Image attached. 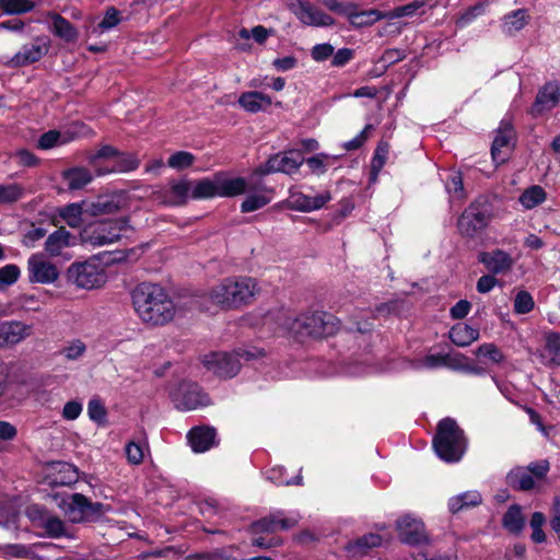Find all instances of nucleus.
<instances>
[{"mask_svg":"<svg viewBox=\"0 0 560 560\" xmlns=\"http://www.w3.org/2000/svg\"><path fill=\"white\" fill-rule=\"evenodd\" d=\"M378 365L355 363L345 373L363 375L370 373H399L405 371H423L433 369H450L454 371H479L475 362L462 352H388L378 359Z\"/></svg>","mask_w":560,"mask_h":560,"instance_id":"f257e3e1","label":"nucleus"},{"mask_svg":"<svg viewBox=\"0 0 560 560\" xmlns=\"http://www.w3.org/2000/svg\"><path fill=\"white\" fill-rule=\"evenodd\" d=\"M132 304L140 319L158 326L171 322L176 307L167 292L159 284L143 282L132 291Z\"/></svg>","mask_w":560,"mask_h":560,"instance_id":"f03ea898","label":"nucleus"},{"mask_svg":"<svg viewBox=\"0 0 560 560\" xmlns=\"http://www.w3.org/2000/svg\"><path fill=\"white\" fill-rule=\"evenodd\" d=\"M284 327L289 335L299 342L319 340L334 336L341 327L335 315L322 311H306L294 318L287 317Z\"/></svg>","mask_w":560,"mask_h":560,"instance_id":"7ed1b4c3","label":"nucleus"},{"mask_svg":"<svg viewBox=\"0 0 560 560\" xmlns=\"http://www.w3.org/2000/svg\"><path fill=\"white\" fill-rule=\"evenodd\" d=\"M257 281L250 277H234L213 287L207 300L212 306L229 310L247 304L258 293Z\"/></svg>","mask_w":560,"mask_h":560,"instance_id":"20e7f679","label":"nucleus"},{"mask_svg":"<svg viewBox=\"0 0 560 560\" xmlns=\"http://www.w3.org/2000/svg\"><path fill=\"white\" fill-rule=\"evenodd\" d=\"M51 498L71 523L94 521L108 510L102 503L91 502L81 493L56 492Z\"/></svg>","mask_w":560,"mask_h":560,"instance_id":"39448f33","label":"nucleus"},{"mask_svg":"<svg viewBox=\"0 0 560 560\" xmlns=\"http://www.w3.org/2000/svg\"><path fill=\"white\" fill-rule=\"evenodd\" d=\"M433 447L444 462L454 463L462 458L466 450V439L453 419L446 418L439 422Z\"/></svg>","mask_w":560,"mask_h":560,"instance_id":"423d86ee","label":"nucleus"},{"mask_svg":"<svg viewBox=\"0 0 560 560\" xmlns=\"http://www.w3.org/2000/svg\"><path fill=\"white\" fill-rule=\"evenodd\" d=\"M66 278L77 289L88 291L100 289L107 281L105 266L96 256L72 262L66 271Z\"/></svg>","mask_w":560,"mask_h":560,"instance_id":"0eeeda50","label":"nucleus"},{"mask_svg":"<svg viewBox=\"0 0 560 560\" xmlns=\"http://www.w3.org/2000/svg\"><path fill=\"white\" fill-rule=\"evenodd\" d=\"M128 226V220L126 218L97 221L85 225L81 230L79 238L81 244L93 248L106 246L119 241Z\"/></svg>","mask_w":560,"mask_h":560,"instance_id":"6e6552de","label":"nucleus"},{"mask_svg":"<svg viewBox=\"0 0 560 560\" xmlns=\"http://www.w3.org/2000/svg\"><path fill=\"white\" fill-rule=\"evenodd\" d=\"M491 219V210L486 199L479 198L471 202L457 221V228L462 235L475 236L483 230Z\"/></svg>","mask_w":560,"mask_h":560,"instance_id":"1a4fd4ad","label":"nucleus"},{"mask_svg":"<svg viewBox=\"0 0 560 560\" xmlns=\"http://www.w3.org/2000/svg\"><path fill=\"white\" fill-rule=\"evenodd\" d=\"M396 530L399 540L410 546L425 545L430 541L422 518L412 513H406L397 518Z\"/></svg>","mask_w":560,"mask_h":560,"instance_id":"9d476101","label":"nucleus"},{"mask_svg":"<svg viewBox=\"0 0 560 560\" xmlns=\"http://www.w3.org/2000/svg\"><path fill=\"white\" fill-rule=\"evenodd\" d=\"M170 397L179 410L189 411L210 405L209 396L201 388L190 382H183L170 390Z\"/></svg>","mask_w":560,"mask_h":560,"instance_id":"9b49d317","label":"nucleus"},{"mask_svg":"<svg viewBox=\"0 0 560 560\" xmlns=\"http://www.w3.org/2000/svg\"><path fill=\"white\" fill-rule=\"evenodd\" d=\"M205 368L221 378L235 376L241 369L240 352H206L202 357Z\"/></svg>","mask_w":560,"mask_h":560,"instance_id":"f8f14e48","label":"nucleus"},{"mask_svg":"<svg viewBox=\"0 0 560 560\" xmlns=\"http://www.w3.org/2000/svg\"><path fill=\"white\" fill-rule=\"evenodd\" d=\"M303 163V154L298 150H291L270 156L266 163L259 165L257 172L262 175L278 172L292 175L298 172Z\"/></svg>","mask_w":560,"mask_h":560,"instance_id":"ddd939ff","label":"nucleus"},{"mask_svg":"<svg viewBox=\"0 0 560 560\" xmlns=\"http://www.w3.org/2000/svg\"><path fill=\"white\" fill-rule=\"evenodd\" d=\"M289 9L296 19L307 26L325 27L334 24L329 14L313 5L306 0H289Z\"/></svg>","mask_w":560,"mask_h":560,"instance_id":"4468645a","label":"nucleus"},{"mask_svg":"<svg viewBox=\"0 0 560 560\" xmlns=\"http://www.w3.org/2000/svg\"><path fill=\"white\" fill-rule=\"evenodd\" d=\"M331 200L329 191H323L315 196L304 194L299 187H291L289 196L284 201L288 209L300 212H312L322 209L327 202Z\"/></svg>","mask_w":560,"mask_h":560,"instance_id":"2eb2a0df","label":"nucleus"},{"mask_svg":"<svg viewBox=\"0 0 560 560\" xmlns=\"http://www.w3.org/2000/svg\"><path fill=\"white\" fill-rule=\"evenodd\" d=\"M396 312H398L397 301H390L387 303L380 304L378 306H376L374 313L371 311L364 313L357 312L350 316L349 322L347 324V329L351 332H359L361 335L370 334L374 328V324L370 322L369 315H373V317L387 316Z\"/></svg>","mask_w":560,"mask_h":560,"instance_id":"dca6fc26","label":"nucleus"},{"mask_svg":"<svg viewBox=\"0 0 560 560\" xmlns=\"http://www.w3.org/2000/svg\"><path fill=\"white\" fill-rule=\"evenodd\" d=\"M30 281L33 283L50 284L59 278V270L52 262L40 254H33L27 261Z\"/></svg>","mask_w":560,"mask_h":560,"instance_id":"f3484780","label":"nucleus"},{"mask_svg":"<svg viewBox=\"0 0 560 560\" xmlns=\"http://www.w3.org/2000/svg\"><path fill=\"white\" fill-rule=\"evenodd\" d=\"M27 515L38 527L45 530L48 537L59 538L67 535L65 522L38 505L30 506L27 509Z\"/></svg>","mask_w":560,"mask_h":560,"instance_id":"a211bd4d","label":"nucleus"},{"mask_svg":"<svg viewBox=\"0 0 560 560\" xmlns=\"http://www.w3.org/2000/svg\"><path fill=\"white\" fill-rule=\"evenodd\" d=\"M560 102V83L557 81L547 82L541 86L532 105L530 113L534 116L542 115L558 106Z\"/></svg>","mask_w":560,"mask_h":560,"instance_id":"6ab92c4d","label":"nucleus"},{"mask_svg":"<svg viewBox=\"0 0 560 560\" xmlns=\"http://www.w3.org/2000/svg\"><path fill=\"white\" fill-rule=\"evenodd\" d=\"M49 40L47 38H37L34 42L24 45L11 59L13 66H26L38 61L48 52Z\"/></svg>","mask_w":560,"mask_h":560,"instance_id":"aec40b11","label":"nucleus"},{"mask_svg":"<svg viewBox=\"0 0 560 560\" xmlns=\"http://www.w3.org/2000/svg\"><path fill=\"white\" fill-rule=\"evenodd\" d=\"M514 140V130L511 124L502 120L494 137L491 154L495 163H503L506 159L505 151L510 150Z\"/></svg>","mask_w":560,"mask_h":560,"instance_id":"412c9836","label":"nucleus"},{"mask_svg":"<svg viewBox=\"0 0 560 560\" xmlns=\"http://www.w3.org/2000/svg\"><path fill=\"white\" fill-rule=\"evenodd\" d=\"M478 259L493 275L509 271L514 264L512 256L502 249L482 252L479 254Z\"/></svg>","mask_w":560,"mask_h":560,"instance_id":"4be33fe9","label":"nucleus"},{"mask_svg":"<svg viewBox=\"0 0 560 560\" xmlns=\"http://www.w3.org/2000/svg\"><path fill=\"white\" fill-rule=\"evenodd\" d=\"M78 244L77 236L72 235L65 228H60L48 235L45 242V250L50 257L61 255L62 250Z\"/></svg>","mask_w":560,"mask_h":560,"instance_id":"5701e85b","label":"nucleus"},{"mask_svg":"<svg viewBox=\"0 0 560 560\" xmlns=\"http://www.w3.org/2000/svg\"><path fill=\"white\" fill-rule=\"evenodd\" d=\"M296 516L283 517L280 515H272L255 522L252 525V530L255 535L276 533L280 529H289L298 524Z\"/></svg>","mask_w":560,"mask_h":560,"instance_id":"b1692460","label":"nucleus"},{"mask_svg":"<svg viewBox=\"0 0 560 560\" xmlns=\"http://www.w3.org/2000/svg\"><path fill=\"white\" fill-rule=\"evenodd\" d=\"M215 430L210 427H196L187 434L188 443L195 453H203L215 445Z\"/></svg>","mask_w":560,"mask_h":560,"instance_id":"393cba45","label":"nucleus"},{"mask_svg":"<svg viewBox=\"0 0 560 560\" xmlns=\"http://www.w3.org/2000/svg\"><path fill=\"white\" fill-rule=\"evenodd\" d=\"M237 103L245 112L256 114L268 110L272 104V98L258 91H248L238 96Z\"/></svg>","mask_w":560,"mask_h":560,"instance_id":"a878e982","label":"nucleus"},{"mask_svg":"<svg viewBox=\"0 0 560 560\" xmlns=\"http://www.w3.org/2000/svg\"><path fill=\"white\" fill-rule=\"evenodd\" d=\"M191 198V182L186 179L170 183L164 190V202L170 206H183Z\"/></svg>","mask_w":560,"mask_h":560,"instance_id":"bb28decb","label":"nucleus"},{"mask_svg":"<svg viewBox=\"0 0 560 560\" xmlns=\"http://www.w3.org/2000/svg\"><path fill=\"white\" fill-rule=\"evenodd\" d=\"M122 207V198L118 195L101 196L95 201L85 205V213L97 217L118 211Z\"/></svg>","mask_w":560,"mask_h":560,"instance_id":"cd10ccee","label":"nucleus"},{"mask_svg":"<svg viewBox=\"0 0 560 560\" xmlns=\"http://www.w3.org/2000/svg\"><path fill=\"white\" fill-rule=\"evenodd\" d=\"M47 22L50 32L67 43H73L78 39L77 28L58 13H48Z\"/></svg>","mask_w":560,"mask_h":560,"instance_id":"c85d7f7f","label":"nucleus"},{"mask_svg":"<svg viewBox=\"0 0 560 560\" xmlns=\"http://www.w3.org/2000/svg\"><path fill=\"white\" fill-rule=\"evenodd\" d=\"M79 474L77 468L68 463H56L48 474L49 483L52 486H70L77 482Z\"/></svg>","mask_w":560,"mask_h":560,"instance_id":"c756f323","label":"nucleus"},{"mask_svg":"<svg viewBox=\"0 0 560 560\" xmlns=\"http://www.w3.org/2000/svg\"><path fill=\"white\" fill-rule=\"evenodd\" d=\"M28 335V327L21 322L0 324V347L13 346Z\"/></svg>","mask_w":560,"mask_h":560,"instance_id":"7c9ffc66","label":"nucleus"},{"mask_svg":"<svg viewBox=\"0 0 560 560\" xmlns=\"http://www.w3.org/2000/svg\"><path fill=\"white\" fill-rule=\"evenodd\" d=\"M218 174L219 197H234L247 191V182L243 177H230L224 173Z\"/></svg>","mask_w":560,"mask_h":560,"instance_id":"2f4dec72","label":"nucleus"},{"mask_svg":"<svg viewBox=\"0 0 560 560\" xmlns=\"http://www.w3.org/2000/svg\"><path fill=\"white\" fill-rule=\"evenodd\" d=\"M347 11L348 13H345V16L355 27L372 25L384 18V15L375 9L358 11L357 4L351 2H349Z\"/></svg>","mask_w":560,"mask_h":560,"instance_id":"473e14b6","label":"nucleus"},{"mask_svg":"<svg viewBox=\"0 0 560 560\" xmlns=\"http://www.w3.org/2000/svg\"><path fill=\"white\" fill-rule=\"evenodd\" d=\"M529 22V15L525 9H517L502 19L501 30L508 36H514L522 31Z\"/></svg>","mask_w":560,"mask_h":560,"instance_id":"72a5a7b5","label":"nucleus"},{"mask_svg":"<svg viewBox=\"0 0 560 560\" xmlns=\"http://www.w3.org/2000/svg\"><path fill=\"white\" fill-rule=\"evenodd\" d=\"M139 162L132 154L117 152L110 165L100 167L97 176H103L112 173H127L138 167Z\"/></svg>","mask_w":560,"mask_h":560,"instance_id":"f704fd0d","label":"nucleus"},{"mask_svg":"<svg viewBox=\"0 0 560 560\" xmlns=\"http://www.w3.org/2000/svg\"><path fill=\"white\" fill-rule=\"evenodd\" d=\"M219 197L218 174L211 178L191 182V199H211Z\"/></svg>","mask_w":560,"mask_h":560,"instance_id":"c9c22d12","label":"nucleus"},{"mask_svg":"<svg viewBox=\"0 0 560 560\" xmlns=\"http://www.w3.org/2000/svg\"><path fill=\"white\" fill-rule=\"evenodd\" d=\"M478 330L467 325L458 323L450 330V339L457 347H467L478 338Z\"/></svg>","mask_w":560,"mask_h":560,"instance_id":"e433bc0d","label":"nucleus"},{"mask_svg":"<svg viewBox=\"0 0 560 560\" xmlns=\"http://www.w3.org/2000/svg\"><path fill=\"white\" fill-rule=\"evenodd\" d=\"M547 199L545 189L539 185H532L526 188L518 197V202L525 210H532Z\"/></svg>","mask_w":560,"mask_h":560,"instance_id":"4c0bfd02","label":"nucleus"},{"mask_svg":"<svg viewBox=\"0 0 560 560\" xmlns=\"http://www.w3.org/2000/svg\"><path fill=\"white\" fill-rule=\"evenodd\" d=\"M506 480L511 487L520 490H530L536 483L530 471L525 467H516L512 469L508 474Z\"/></svg>","mask_w":560,"mask_h":560,"instance_id":"58836bf2","label":"nucleus"},{"mask_svg":"<svg viewBox=\"0 0 560 560\" xmlns=\"http://www.w3.org/2000/svg\"><path fill=\"white\" fill-rule=\"evenodd\" d=\"M502 524L508 532L520 534L525 526V517L522 513V508L517 504L510 506L503 515Z\"/></svg>","mask_w":560,"mask_h":560,"instance_id":"ea45409f","label":"nucleus"},{"mask_svg":"<svg viewBox=\"0 0 560 560\" xmlns=\"http://www.w3.org/2000/svg\"><path fill=\"white\" fill-rule=\"evenodd\" d=\"M85 205H88V201L69 203L59 209V215L70 228H78L82 223Z\"/></svg>","mask_w":560,"mask_h":560,"instance_id":"a19ab883","label":"nucleus"},{"mask_svg":"<svg viewBox=\"0 0 560 560\" xmlns=\"http://www.w3.org/2000/svg\"><path fill=\"white\" fill-rule=\"evenodd\" d=\"M63 179L66 180L69 189L77 190L91 183L93 175L84 167H74L63 173Z\"/></svg>","mask_w":560,"mask_h":560,"instance_id":"79ce46f5","label":"nucleus"},{"mask_svg":"<svg viewBox=\"0 0 560 560\" xmlns=\"http://www.w3.org/2000/svg\"><path fill=\"white\" fill-rule=\"evenodd\" d=\"M383 542V539L377 534H369L359 538L354 542L349 544L348 552L353 556H362L365 555L371 548L378 547Z\"/></svg>","mask_w":560,"mask_h":560,"instance_id":"37998d69","label":"nucleus"},{"mask_svg":"<svg viewBox=\"0 0 560 560\" xmlns=\"http://www.w3.org/2000/svg\"><path fill=\"white\" fill-rule=\"evenodd\" d=\"M481 495L478 491H466L450 499L448 508L453 513L463 509L471 508L481 503Z\"/></svg>","mask_w":560,"mask_h":560,"instance_id":"c03bdc74","label":"nucleus"},{"mask_svg":"<svg viewBox=\"0 0 560 560\" xmlns=\"http://www.w3.org/2000/svg\"><path fill=\"white\" fill-rule=\"evenodd\" d=\"M271 201L269 190L260 189L256 192L248 194L241 205V211L244 213L253 212L261 209Z\"/></svg>","mask_w":560,"mask_h":560,"instance_id":"a18cd8bd","label":"nucleus"},{"mask_svg":"<svg viewBox=\"0 0 560 560\" xmlns=\"http://www.w3.org/2000/svg\"><path fill=\"white\" fill-rule=\"evenodd\" d=\"M71 140V137L63 131L49 130L43 133L38 141L37 147L42 150H49L58 145H62Z\"/></svg>","mask_w":560,"mask_h":560,"instance_id":"49530a36","label":"nucleus"},{"mask_svg":"<svg viewBox=\"0 0 560 560\" xmlns=\"http://www.w3.org/2000/svg\"><path fill=\"white\" fill-rule=\"evenodd\" d=\"M25 196V188L22 184H0V203L11 205L18 202Z\"/></svg>","mask_w":560,"mask_h":560,"instance_id":"de8ad7c7","label":"nucleus"},{"mask_svg":"<svg viewBox=\"0 0 560 560\" xmlns=\"http://www.w3.org/2000/svg\"><path fill=\"white\" fill-rule=\"evenodd\" d=\"M445 189L453 199L463 200L465 198L463 177L459 172H452L448 175L445 183Z\"/></svg>","mask_w":560,"mask_h":560,"instance_id":"09e8293b","label":"nucleus"},{"mask_svg":"<svg viewBox=\"0 0 560 560\" xmlns=\"http://www.w3.org/2000/svg\"><path fill=\"white\" fill-rule=\"evenodd\" d=\"M121 21L120 11L114 7L108 8L105 11L103 20L94 28V33H104L116 27Z\"/></svg>","mask_w":560,"mask_h":560,"instance_id":"8fccbe9b","label":"nucleus"},{"mask_svg":"<svg viewBox=\"0 0 560 560\" xmlns=\"http://www.w3.org/2000/svg\"><path fill=\"white\" fill-rule=\"evenodd\" d=\"M88 416L90 420L98 424L106 422L107 411L104 401L98 397H93L88 404Z\"/></svg>","mask_w":560,"mask_h":560,"instance_id":"3c124183","label":"nucleus"},{"mask_svg":"<svg viewBox=\"0 0 560 560\" xmlns=\"http://www.w3.org/2000/svg\"><path fill=\"white\" fill-rule=\"evenodd\" d=\"M117 151L110 145H104L101 148L95 155L91 158V163L95 168V174L97 175V171L100 167H105V165H110L114 161Z\"/></svg>","mask_w":560,"mask_h":560,"instance_id":"603ef678","label":"nucleus"},{"mask_svg":"<svg viewBox=\"0 0 560 560\" xmlns=\"http://www.w3.org/2000/svg\"><path fill=\"white\" fill-rule=\"evenodd\" d=\"M0 9L8 14H21L33 9L30 0H0Z\"/></svg>","mask_w":560,"mask_h":560,"instance_id":"864d4df0","label":"nucleus"},{"mask_svg":"<svg viewBox=\"0 0 560 560\" xmlns=\"http://www.w3.org/2000/svg\"><path fill=\"white\" fill-rule=\"evenodd\" d=\"M195 156L192 153L187 151H177L172 154L167 160V165L171 168L180 171L192 165Z\"/></svg>","mask_w":560,"mask_h":560,"instance_id":"5fc2aeb1","label":"nucleus"},{"mask_svg":"<svg viewBox=\"0 0 560 560\" xmlns=\"http://www.w3.org/2000/svg\"><path fill=\"white\" fill-rule=\"evenodd\" d=\"M20 268L14 264L5 265L0 268V290L14 284L20 278Z\"/></svg>","mask_w":560,"mask_h":560,"instance_id":"6e6d98bb","label":"nucleus"},{"mask_svg":"<svg viewBox=\"0 0 560 560\" xmlns=\"http://www.w3.org/2000/svg\"><path fill=\"white\" fill-rule=\"evenodd\" d=\"M266 477L268 480L276 485H300L302 481V477L300 475L296 476L294 479L284 478V468L281 466H276L267 470Z\"/></svg>","mask_w":560,"mask_h":560,"instance_id":"4d7b16f0","label":"nucleus"},{"mask_svg":"<svg viewBox=\"0 0 560 560\" xmlns=\"http://www.w3.org/2000/svg\"><path fill=\"white\" fill-rule=\"evenodd\" d=\"M13 377L11 369L5 363H0V397L13 396Z\"/></svg>","mask_w":560,"mask_h":560,"instance_id":"13d9d810","label":"nucleus"},{"mask_svg":"<svg viewBox=\"0 0 560 560\" xmlns=\"http://www.w3.org/2000/svg\"><path fill=\"white\" fill-rule=\"evenodd\" d=\"M534 308V300L526 291H521L514 299V311L517 314H527Z\"/></svg>","mask_w":560,"mask_h":560,"instance_id":"bf43d9fd","label":"nucleus"},{"mask_svg":"<svg viewBox=\"0 0 560 560\" xmlns=\"http://www.w3.org/2000/svg\"><path fill=\"white\" fill-rule=\"evenodd\" d=\"M126 457L129 464L139 465L142 463L144 457L143 446L133 441L126 444L125 447Z\"/></svg>","mask_w":560,"mask_h":560,"instance_id":"052dcab7","label":"nucleus"},{"mask_svg":"<svg viewBox=\"0 0 560 560\" xmlns=\"http://www.w3.org/2000/svg\"><path fill=\"white\" fill-rule=\"evenodd\" d=\"M240 37L244 39L254 38V40L258 44H262L268 38L270 31H268L266 27L261 25H257L253 27L252 30L242 28L240 31Z\"/></svg>","mask_w":560,"mask_h":560,"instance_id":"680f3d73","label":"nucleus"},{"mask_svg":"<svg viewBox=\"0 0 560 560\" xmlns=\"http://www.w3.org/2000/svg\"><path fill=\"white\" fill-rule=\"evenodd\" d=\"M31 555H32L31 549L21 544L8 545L3 548V557L5 559H12V558L26 559Z\"/></svg>","mask_w":560,"mask_h":560,"instance_id":"e2e57ef3","label":"nucleus"},{"mask_svg":"<svg viewBox=\"0 0 560 560\" xmlns=\"http://www.w3.org/2000/svg\"><path fill=\"white\" fill-rule=\"evenodd\" d=\"M423 5L420 1H413L408 4L397 7L394 10L390 11L388 16L390 19H399L404 16H411L413 15Z\"/></svg>","mask_w":560,"mask_h":560,"instance_id":"0e129e2a","label":"nucleus"},{"mask_svg":"<svg viewBox=\"0 0 560 560\" xmlns=\"http://www.w3.org/2000/svg\"><path fill=\"white\" fill-rule=\"evenodd\" d=\"M387 155H388V145L386 143L380 144L376 148L374 155L372 158L371 168L375 170V172H381V170L383 168V166L386 163Z\"/></svg>","mask_w":560,"mask_h":560,"instance_id":"69168bd1","label":"nucleus"},{"mask_svg":"<svg viewBox=\"0 0 560 560\" xmlns=\"http://www.w3.org/2000/svg\"><path fill=\"white\" fill-rule=\"evenodd\" d=\"M334 55V46L328 43L317 44L312 48L311 56L313 60L322 62Z\"/></svg>","mask_w":560,"mask_h":560,"instance_id":"338daca9","label":"nucleus"},{"mask_svg":"<svg viewBox=\"0 0 560 560\" xmlns=\"http://www.w3.org/2000/svg\"><path fill=\"white\" fill-rule=\"evenodd\" d=\"M354 56V52L350 48H340L332 55L331 65L334 67L346 66Z\"/></svg>","mask_w":560,"mask_h":560,"instance_id":"774afa93","label":"nucleus"}]
</instances>
